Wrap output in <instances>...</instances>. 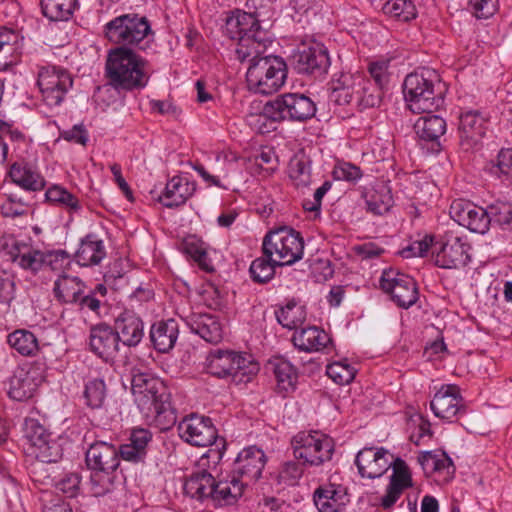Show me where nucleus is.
<instances>
[{"mask_svg":"<svg viewBox=\"0 0 512 512\" xmlns=\"http://www.w3.org/2000/svg\"><path fill=\"white\" fill-rule=\"evenodd\" d=\"M9 176L14 184L25 191L37 192L45 188V178L28 163L15 162L9 169Z\"/></svg>","mask_w":512,"mask_h":512,"instance_id":"nucleus-30","label":"nucleus"},{"mask_svg":"<svg viewBox=\"0 0 512 512\" xmlns=\"http://www.w3.org/2000/svg\"><path fill=\"white\" fill-rule=\"evenodd\" d=\"M128 441L119 447L121 458L134 463L143 462L152 441V433L144 428H136L132 430Z\"/></svg>","mask_w":512,"mask_h":512,"instance_id":"nucleus-29","label":"nucleus"},{"mask_svg":"<svg viewBox=\"0 0 512 512\" xmlns=\"http://www.w3.org/2000/svg\"><path fill=\"white\" fill-rule=\"evenodd\" d=\"M449 214L455 222L472 232L485 234L489 230L488 209H484L468 200H454L450 205Z\"/></svg>","mask_w":512,"mask_h":512,"instance_id":"nucleus-19","label":"nucleus"},{"mask_svg":"<svg viewBox=\"0 0 512 512\" xmlns=\"http://www.w3.org/2000/svg\"><path fill=\"white\" fill-rule=\"evenodd\" d=\"M42 382V377L36 369H18L10 380L8 394L16 401H24L31 398Z\"/></svg>","mask_w":512,"mask_h":512,"instance_id":"nucleus-27","label":"nucleus"},{"mask_svg":"<svg viewBox=\"0 0 512 512\" xmlns=\"http://www.w3.org/2000/svg\"><path fill=\"white\" fill-rule=\"evenodd\" d=\"M178 432L185 442L198 447L217 444V430L208 417L192 414L178 425Z\"/></svg>","mask_w":512,"mask_h":512,"instance_id":"nucleus-18","label":"nucleus"},{"mask_svg":"<svg viewBox=\"0 0 512 512\" xmlns=\"http://www.w3.org/2000/svg\"><path fill=\"white\" fill-rule=\"evenodd\" d=\"M363 83L364 75L360 73H335L329 83L330 101L337 105H346L356 101L358 86H361Z\"/></svg>","mask_w":512,"mask_h":512,"instance_id":"nucleus-23","label":"nucleus"},{"mask_svg":"<svg viewBox=\"0 0 512 512\" xmlns=\"http://www.w3.org/2000/svg\"><path fill=\"white\" fill-rule=\"evenodd\" d=\"M105 76L115 90L133 91L146 87L150 70L143 57L127 47H117L108 53Z\"/></svg>","mask_w":512,"mask_h":512,"instance_id":"nucleus-2","label":"nucleus"},{"mask_svg":"<svg viewBox=\"0 0 512 512\" xmlns=\"http://www.w3.org/2000/svg\"><path fill=\"white\" fill-rule=\"evenodd\" d=\"M434 237L430 235H426L422 240L414 241L406 248L402 249L400 254L404 258L411 257H422L424 256L428 250L431 248L433 250Z\"/></svg>","mask_w":512,"mask_h":512,"instance_id":"nucleus-61","label":"nucleus"},{"mask_svg":"<svg viewBox=\"0 0 512 512\" xmlns=\"http://www.w3.org/2000/svg\"><path fill=\"white\" fill-rule=\"evenodd\" d=\"M383 88L364 76V83L358 86L356 103L362 109L376 107L382 100Z\"/></svg>","mask_w":512,"mask_h":512,"instance_id":"nucleus-45","label":"nucleus"},{"mask_svg":"<svg viewBox=\"0 0 512 512\" xmlns=\"http://www.w3.org/2000/svg\"><path fill=\"white\" fill-rule=\"evenodd\" d=\"M390 60H379L369 64L368 72L374 84L384 88L388 82L390 74L388 72Z\"/></svg>","mask_w":512,"mask_h":512,"instance_id":"nucleus-60","label":"nucleus"},{"mask_svg":"<svg viewBox=\"0 0 512 512\" xmlns=\"http://www.w3.org/2000/svg\"><path fill=\"white\" fill-rule=\"evenodd\" d=\"M86 289L84 282L77 276L60 275L54 283L55 298L64 304H76Z\"/></svg>","mask_w":512,"mask_h":512,"instance_id":"nucleus-34","label":"nucleus"},{"mask_svg":"<svg viewBox=\"0 0 512 512\" xmlns=\"http://www.w3.org/2000/svg\"><path fill=\"white\" fill-rule=\"evenodd\" d=\"M134 401L145 419L160 430H167L176 423L170 393L164 382L149 373H136L131 380Z\"/></svg>","mask_w":512,"mask_h":512,"instance_id":"nucleus-1","label":"nucleus"},{"mask_svg":"<svg viewBox=\"0 0 512 512\" xmlns=\"http://www.w3.org/2000/svg\"><path fill=\"white\" fill-rule=\"evenodd\" d=\"M244 62L249 66L246 72L250 91L269 95L277 92L287 79V64L283 58L265 53L252 54Z\"/></svg>","mask_w":512,"mask_h":512,"instance_id":"nucleus-5","label":"nucleus"},{"mask_svg":"<svg viewBox=\"0 0 512 512\" xmlns=\"http://www.w3.org/2000/svg\"><path fill=\"white\" fill-rule=\"evenodd\" d=\"M262 250L269 259L274 257L278 266L292 265L303 258L304 240L298 231L281 226L265 235Z\"/></svg>","mask_w":512,"mask_h":512,"instance_id":"nucleus-9","label":"nucleus"},{"mask_svg":"<svg viewBox=\"0 0 512 512\" xmlns=\"http://www.w3.org/2000/svg\"><path fill=\"white\" fill-rule=\"evenodd\" d=\"M414 123V131L420 140L437 141L446 132V121L432 113H424Z\"/></svg>","mask_w":512,"mask_h":512,"instance_id":"nucleus-37","label":"nucleus"},{"mask_svg":"<svg viewBox=\"0 0 512 512\" xmlns=\"http://www.w3.org/2000/svg\"><path fill=\"white\" fill-rule=\"evenodd\" d=\"M292 65L299 74L322 77L330 66L328 50L320 43L303 45L292 55Z\"/></svg>","mask_w":512,"mask_h":512,"instance_id":"nucleus-16","label":"nucleus"},{"mask_svg":"<svg viewBox=\"0 0 512 512\" xmlns=\"http://www.w3.org/2000/svg\"><path fill=\"white\" fill-rule=\"evenodd\" d=\"M289 175L298 188L308 187L311 184V169L309 161L300 158L292 159L289 166Z\"/></svg>","mask_w":512,"mask_h":512,"instance_id":"nucleus-52","label":"nucleus"},{"mask_svg":"<svg viewBox=\"0 0 512 512\" xmlns=\"http://www.w3.org/2000/svg\"><path fill=\"white\" fill-rule=\"evenodd\" d=\"M190 330L209 343H218L222 339V328L216 316L207 313L192 312L181 315Z\"/></svg>","mask_w":512,"mask_h":512,"instance_id":"nucleus-25","label":"nucleus"},{"mask_svg":"<svg viewBox=\"0 0 512 512\" xmlns=\"http://www.w3.org/2000/svg\"><path fill=\"white\" fill-rule=\"evenodd\" d=\"M224 32L230 39L238 40L236 55L241 62L252 54L265 53L271 44L267 32L261 29L259 19L252 13L234 12L227 17Z\"/></svg>","mask_w":512,"mask_h":512,"instance_id":"nucleus-3","label":"nucleus"},{"mask_svg":"<svg viewBox=\"0 0 512 512\" xmlns=\"http://www.w3.org/2000/svg\"><path fill=\"white\" fill-rule=\"evenodd\" d=\"M37 84L43 100L50 107L59 106L73 85L71 74L60 66H43L38 71Z\"/></svg>","mask_w":512,"mask_h":512,"instance_id":"nucleus-14","label":"nucleus"},{"mask_svg":"<svg viewBox=\"0 0 512 512\" xmlns=\"http://www.w3.org/2000/svg\"><path fill=\"white\" fill-rule=\"evenodd\" d=\"M9 345L23 356H32L38 351L35 335L27 330H16L8 335Z\"/></svg>","mask_w":512,"mask_h":512,"instance_id":"nucleus-44","label":"nucleus"},{"mask_svg":"<svg viewBox=\"0 0 512 512\" xmlns=\"http://www.w3.org/2000/svg\"><path fill=\"white\" fill-rule=\"evenodd\" d=\"M275 315L278 323L290 330L302 325L306 319L304 306L295 300H291L285 306L280 307L275 311Z\"/></svg>","mask_w":512,"mask_h":512,"instance_id":"nucleus-41","label":"nucleus"},{"mask_svg":"<svg viewBox=\"0 0 512 512\" xmlns=\"http://www.w3.org/2000/svg\"><path fill=\"white\" fill-rule=\"evenodd\" d=\"M186 495L197 500H210L214 506L233 505L240 498V486L227 479L216 481L206 470L192 473L184 483Z\"/></svg>","mask_w":512,"mask_h":512,"instance_id":"nucleus-7","label":"nucleus"},{"mask_svg":"<svg viewBox=\"0 0 512 512\" xmlns=\"http://www.w3.org/2000/svg\"><path fill=\"white\" fill-rule=\"evenodd\" d=\"M490 224L496 223L500 226H509L512 222V204L508 202H497L488 207Z\"/></svg>","mask_w":512,"mask_h":512,"instance_id":"nucleus-56","label":"nucleus"},{"mask_svg":"<svg viewBox=\"0 0 512 512\" xmlns=\"http://www.w3.org/2000/svg\"><path fill=\"white\" fill-rule=\"evenodd\" d=\"M10 255L14 263L34 273L45 266L44 252L25 245L22 247L15 246L14 249L10 251Z\"/></svg>","mask_w":512,"mask_h":512,"instance_id":"nucleus-39","label":"nucleus"},{"mask_svg":"<svg viewBox=\"0 0 512 512\" xmlns=\"http://www.w3.org/2000/svg\"><path fill=\"white\" fill-rule=\"evenodd\" d=\"M380 287L385 293L390 294L392 300L401 308H409L418 300V288L415 280L393 269L383 271Z\"/></svg>","mask_w":512,"mask_h":512,"instance_id":"nucleus-15","label":"nucleus"},{"mask_svg":"<svg viewBox=\"0 0 512 512\" xmlns=\"http://www.w3.org/2000/svg\"><path fill=\"white\" fill-rule=\"evenodd\" d=\"M84 398L87 406L97 409L103 406L106 399V385L103 379L94 378L85 385Z\"/></svg>","mask_w":512,"mask_h":512,"instance_id":"nucleus-48","label":"nucleus"},{"mask_svg":"<svg viewBox=\"0 0 512 512\" xmlns=\"http://www.w3.org/2000/svg\"><path fill=\"white\" fill-rule=\"evenodd\" d=\"M194 182L185 177H173L165 187V191L158 197V201L167 208L183 205L195 192Z\"/></svg>","mask_w":512,"mask_h":512,"instance_id":"nucleus-28","label":"nucleus"},{"mask_svg":"<svg viewBox=\"0 0 512 512\" xmlns=\"http://www.w3.org/2000/svg\"><path fill=\"white\" fill-rule=\"evenodd\" d=\"M106 256L104 243L94 233L87 234L80 242L75 258L81 266L99 264Z\"/></svg>","mask_w":512,"mask_h":512,"instance_id":"nucleus-32","label":"nucleus"},{"mask_svg":"<svg viewBox=\"0 0 512 512\" xmlns=\"http://www.w3.org/2000/svg\"><path fill=\"white\" fill-rule=\"evenodd\" d=\"M80 482L81 476L76 472H70L56 483V488L68 497H74L79 490Z\"/></svg>","mask_w":512,"mask_h":512,"instance_id":"nucleus-63","label":"nucleus"},{"mask_svg":"<svg viewBox=\"0 0 512 512\" xmlns=\"http://www.w3.org/2000/svg\"><path fill=\"white\" fill-rule=\"evenodd\" d=\"M120 339L114 328L106 323H99L90 328L89 347L99 358L112 361L120 350Z\"/></svg>","mask_w":512,"mask_h":512,"instance_id":"nucleus-21","label":"nucleus"},{"mask_svg":"<svg viewBox=\"0 0 512 512\" xmlns=\"http://www.w3.org/2000/svg\"><path fill=\"white\" fill-rule=\"evenodd\" d=\"M345 494L333 484L320 486L314 492V503L319 512H340Z\"/></svg>","mask_w":512,"mask_h":512,"instance_id":"nucleus-36","label":"nucleus"},{"mask_svg":"<svg viewBox=\"0 0 512 512\" xmlns=\"http://www.w3.org/2000/svg\"><path fill=\"white\" fill-rule=\"evenodd\" d=\"M438 74L423 68L406 76L403 93L409 109L413 113H432L443 105L442 91L439 90Z\"/></svg>","mask_w":512,"mask_h":512,"instance_id":"nucleus-4","label":"nucleus"},{"mask_svg":"<svg viewBox=\"0 0 512 512\" xmlns=\"http://www.w3.org/2000/svg\"><path fill=\"white\" fill-rule=\"evenodd\" d=\"M114 330L124 346L138 345L144 335L143 322L133 311L125 310L115 319Z\"/></svg>","mask_w":512,"mask_h":512,"instance_id":"nucleus-26","label":"nucleus"},{"mask_svg":"<svg viewBox=\"0 0 512 512\" xmlns=\"http://www.w3.org/2000/svg\"><path fill=\"white\" fill-rule=\"evenodd\" d=\"M178 324L174 319L154 323L150 329V339L154 348L161 352H169L178 338Z\"/></svg>","mask_w":512,"mask_h":512,"instance_id":"nucleus-33","label":"nucleus"},{"mask_svg":"<svg viewBox=\"0 0 512 512\" xmlns=\"http://www.w3.org/2000/svg\"><path fill=\"white\" fill-rule=\"evenodd\" d=\"M45 199L47 202L62 207L70 213H78L82 208L78 198L58 184H53L47 188Z\"/></svg>","mask_w":512,"mask_h":512,"instance_id":"nucleus-40","label":"nucleus"},{"mask_svg":"<svg viewBox=\"0 0 512 512\" xmlns=\"http://www.w3.org/2000/svg\"><path fill=\"white\" fill-rule=\"evenodd\" d=\"M270 365L276 378L278 392L286 395L294 391L298 379L295 367L282 358L275 359Z\"/></svg>","mask_w":512,"mask_h":512,"instance_id":"nucleus-38","label":"nucleus"},{"mask_svg":"<svg viewBox=\"0 0 512 512\" xmlns=\"http://www.w3.org/2000/svg\"><path fill=\"white\" fill-rule=\"evenodd\" d=\"M51 436L45 427L34 418H26L23 423V437L26 440L25 450L28 454L39 447Z\"/></svg>","mask_w":512,"mask_h":512,"instance_id":"nucleus-42","label":"nucleus"},{"mask_svg":"<svg viewBox=\"0 0 512 512\" xmlns=\"http://www.w3.org/2000/svg\"><path fill=\"white\" fill-rule=\"evenodd\" d=\"M366 205L368 211L375 215H383L390 210L393 199L390 191L382 188L381 191H374L367 195Z\"/></svg>","mask_w":512,"mask_h":512,"instance_id":"nucleus-51","label":"nucleus"},{"mask_svg":"<svg viewBox=\"0 0 512 512\" xmlns=\"http://www.w3.org/2000/svg\"><path fill=\"white\" fill-rule=\"evenodd\" d=\"M468 6L478 19H488L498 9V0H469Z\"/></svg>","mask_w":512,"mask_h":512,"instance_id":"nucleus-59","label":"nucleus"},{"mask_svg":"<svg viewBox=\"0 0 512 512\" xmlns=\"http://www.w3.org/2000/svg\"><path fill=\"white\" fill-rule=\"evenodd\" d=\"M113 478L108 472L94 471L91 474V492L94 496H103L113 489Z\"/></svg>","mask_w":512,"mask_h":512,"instance_id":"nucleus-58","label":"nucleus"},{"mask_svg":"<svg viewBox=\"0 0 512 512\" xmlns=\"http://www.w3.org/2000/svg\"><path fill=\"white\" fill-rule=\"evenodd\" d=\"M29 455L43 463H56L62 458L63 449L58 441L50 436L39 447L32 450Z\"/></svg>","mask_w":512,"mask_h":512,"instance_id":"nucleus-49","label":"nucleus"},{"mask_svg":"<svg viewBox=\"0 0 512 512\" xmlns=\"http://www.w3.org/2000/svg\"><path fill=\"white\" fill-rule=\"evenodd\" d=\"M390 468H392V475L389 483L390 486L404 491L412 485L411 474L404 460L393 457V464Z\"/></svg>","mask_w":512,"mask_h":512,"instance_id":"nucleus-54","label":"nucleus"},{"mask_svg":"<svg viewBox=\"0 0 512 512\" xmlns=\"http://www.w3.org/2000/svg\"><path fill=\"white\" fill-rule=\"evenodd\" d=\"M430 408L436 417L448 421L465 413L464 400L458 386L443 385L431 400Z\"/></svg>","mask_w":512,"mask_h":512,"instance_id":"nucleus-22","label":"nucleus"},{"mask_svg":"<svg viewBox=\"0 0 512 512\" xmlns=\"http://www.w3.org/2000/svg\"><path fill=\"white\" fill-rule=\"evenodd\" d=\"M294 346L304 352H318L332 342L330 336L316 326H310L295 332L292 338Z\"/></svg>","mask_w":512,"mask_h":512,"instance_id":"nucleus-31","label":"nucleus"},{"mask_svg":"<svg viewBox=\"0 0 512 512\" xmlns=\"http://www.w3.org/2000/svg\"><path fill=\"white\" fill-rule=\"evenodd\" d=\"M303 463L295 462V461H287L285 462L278 474V479L281 483H284L289 486H293L297 484L299 479L302 477L304 473Z\"/></svg>","mask_w":512,"mask_h":512,"instance_id":"nucleus-57","label":"nucleus"},{"mask_svg":"<svg viewBox=\"0 0 512 512\" xmlns=\"http://www.w3.org/2000/svg\"><path fill=\"white\" fill-rule=\"evenodd\" d=\"M265 463L266 456L264 452L256 446L244 448L238 454L233 463L231 475L227 480L231 485L238 484L240 486V497L246 486L259 479Z\"/></svg>","mask_w":512,"mask_h":512,"instance_id":"nucleus-13","label":"nucleus"},{"mask_svg":"<svg viewBox=\"0 0 512 512\" xmlns=\"http://www.w3.org/2000/svg\"><path fill=\"white\" fill-rule=\"evenodd\" d=\"M15 295V281L12 273L0 271V303H10Z\"/></svg>","mask_w":512,"mask_h":512,"instance_id":"nucleus-62","label":"nucleus"},{"mask_svg":"<svg viewBox=\"0 0 512 512\" xmlns=\"http://www.w3.org/2000/svg\"><path fill=\"white\" fill-rule=\"evenodd\" d=\"M315 113L316 105L309 97L299 93H286L268 101L260 114H251L249 123L257 125L262 120L303 122L312 118Z\"/></svg>","mask_w":512,"mask_h":512,"instance_id":"nucleus-6","label":"nucleus"},{"mask_svg":"<svg viewBox=\"0 0 512 512\" xmlns=\"http://www.w3.org/2000/svg\"><path fill=\"white\" fill-rule=\"evenodd\" d=\"M29 206L14 194L0 196V212L4 217L16 218L27 215Z\"/></svg>","mask_w":512,"mask_h":512,"instance_id":"nucleus-50","label":"nucleus"},{"mask_svg":"<svg viewBox=\"0 0 512 512\" xmlns=\"http://www.w3.org/2000/svg\"><path fill=\"white\" fill-rule=\"evenodd\" d=\"M44 258L45 266H49L54 271L63 269L71 260L70 254L61 249L44 252Z\"/></svg>","mask_w":512,"mask_h":512,"instance_id":"nucleus-64","label":"nucleus"},{"mask_svg":"<svg viewBox=\"0 0 512 512\" xmlns=\"http://www.w3.org/2000/svg\"><path fill=\"white\" fill-rule=\"evenodd\" d=\"M490 169L498 177L512 179V148H502L491 162Z\"/></svg>","mask_w":512,"mask_h":512,"instance_id":"nucleus-55","label":"nucleus"},{"mask_svg":"<svg viewBox=\"0 0 512 512\" xmlns=\"http://www.w3.org/2000/svg\"><path fill=\"white\" fill-rule=\"evenodd\" d=\"M326 374L335 383L345 385L354 379L356 369L346 361H337L327 365Z\"/></svg>","mask_w":512,"mask_h":512,"instance_id":"nucleus-53","label":"nucleus"},{"mask_svg":"<svg viewBox=\"0 0 512 512\" xmlns=\"http://www.w3.org/2000/svg\"><path fill=\"white\" fill-rule=\"evenodd\" d=\"M75 4L76 0H41L43 15L52 21L68 20Z\"/></svg>","mask_w":512,"mask_h":512,"instance_id":"nucleus-43","label":"nucleus"},{"mask_svg":"<svg viewBox=\"0 0 512 512\" xmlns=\"http://www.w3.org/2000/svg\"><path fill=\"white\" fill-rule=\"evenodd\" d=\"M393 455L383 447H365L358 452L355 464L363 478L381 477L393 464Z\"/></svg>","mask_w":512,"mask_h":512,"instance_id":"nucleus-20","label":"nucleus"},{"mask_svg":"<svg viewBox=\"0 0 512 512\" xmlns=\"http://www.w3.org/2000/svg\"><path fill=\"white\" fill-rule=\"evenodd\" d=\"M291 448L295 459L307 466H320L334 453L333 440L319 431L298 432L291 439Z\"/></svg>","mask_w":512,"mask_h":512,"instance_id":"nucleus-10","label":"nucleus"},{"mask_svg":"<svg viewBox=\"0 0 512 512\" xmlns=\"http://www.w3.org/2000/svg\"><path fill=\"white\" fill-rule=\"evenodd\" d=\"M469 250L470 245L465 239L451 231L446 232L434 241V263L444 269H459L470 261Z\"/></svg>","mask_w":512,"mask_h":512,"instance_id":"nucleus-12","label":"nucleus"},{"mask_svg":"<svg viewBox=\"0 0 512 512\" xmlns=\"http://www.w3.org/2000/svg\"><path fill=\"white\" fill-rule=\"evenodd\" d=\"M383 11L402 22H408L417 16L416 6L411 0H389L384 4Z\"/></svg>","mask_w":512,"mask_h":512,"instance_id":"nucleus-46","label":"nucleus"},{"mask_svg":"<svg viewBox=\"0 0 512 512\" xmlns=\"http://www.w3.org/2000/svg\"><path fill=\"white\" fill-rule=\"evenodd\" d=\"M278 266L276 259L264 257L256 258L250 265L249 272L253 281L266 283L270 281L275 274V267Z\"/></svg>","mask_w":512,"mask_h":512,"instance_id":"nucleus-47","label":"nucleus"},{"mask_svg":"<svg viewBox=\"0 0 512 512\" xmlns=\"http://www.w3.org/2000/svg\"><path fill=\"white\" fill-rule=\"evenodd\" d=\"M208 372L218 378H231L235 383L249 382L259 366L251 355L234 351H211L206 359Z\"/></svg>","mask_w":512,"mask_h":512,"instance_id":"nucleus-8","label":"nucleus"},{"mask_svg":"<svg viewBox=\"0 0 512 512\" xmlns=\"http://www.w3.org/2000/svg\"><path fill=\"white\" fill-rule=\"evenodd\" d=\"M120 458L119 448L104 441L93 443L86 452L88 467L98 472L110 473L116 470Z\"/></svg>","mask_w":512,"mask_h":512,"instance_id":"nucleus-24","label":"nucleus"},{"mask_svg":"<svg viewBox=\"0 0 512 512\" xmlns=\"http://www.w3.org/2000/svg\"><path fill=\"white\" fill-rule=\"evenodd\" d=\"M150 32L151 28L146 17L135 13L120 15L105 25V35L108 40L122 45L121 47L139 46L140 49H145L141 44Z\"/></svg>","mask_w":512,"mask_h":512,"instance_id":"nucleus-11","label":"nucleus"},{"mask_svg":"<svg viewBox=\"0 0 512 512\" xmlns=\"http://www.w3.org/2000/svg\"><path fill=\"white\" fill-rule=\"evenodd\" d=\"M418 462L425 473H437L444 480L452 478L455 472L454 464L445 452H425L418 457Z\"/></svg>","mask_w":512,"mask_h":512,"instance_id":"nucleus-35","label":"nucleus"},{"mask_svg":"<svg viewBox=\"0 0 512 512\" xmlns=\"http://www.w3.org/2000/svg\"><path fill=\"white\" fill-rule=\"evenodd\" d=\"M487 130V119L478 111H466L459 117V147L464 153H475L482 148Z\"/></svg>","mask_w":512,"mask_h":512,"instance_id":"nucleus-17","label":"nucleus"}]
</instances>
